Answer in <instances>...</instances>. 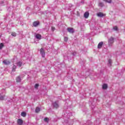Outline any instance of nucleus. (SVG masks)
<instances>
[{"mask_svg": "<svg viewBox=\"0 0 125 125\" xmlns=\"http://www.w3.org/2000/svg\"><path fill=\"white\" fill-rule=\"evenodd\" d=\"M115 38L113 37H111L109 39H108V44L109 46H112L113 45V43H114L115 42Z\"/></svg>", "mask_w": 125, "mask_h": 125, "instance_id": "f257e3e1", "label": "nucleus"}, {"mask_svg": "<svg viewBox=\"0 0 125 125\" xmlns=\"http://www.w3.org/2000/svg\"><path fill=\"white\" fill-rule=\"evenodd\" d=\"M52 105L55 109H58V108H59V102L58 101L53 103Z\"/></svg>", "mask_w": 125, "mask_h": 125, "instance_id": "f03ea898", "label": "nucleus"}, {"mask_svg": "<svg viewBox=\"0 0 125 125\" xmlns=\"http://www.w3.org/2000/svg\"><path fill=\"white\" fill-rule=\"evenodd\" d=\"M1 92H3L2 94L0 92V100H4V97H5L4 93L5 92V91L4 89H3L1 90Z\"/></svg>", "mask_w": 125, "mask_h": 125, "instance_id": "7ed1b4c3", "label": "nucleus"}, {"mask_svg": "<svg viewBox=\"0 0 125 125\" xmlns=\"http://www.w3.org/2000/svg\"><path fill=\"white\" fill-rule=\"evenodd\" d=\"M40 53L42 57H43V58H44V56H45V52H44V50L43 49V48H42L41 49H40Z\"/></svg>", "mask_w": 125, "mask_h": 125, "instance_id": "20e7f679", "label": "nucleus"}, {"mask_svg": "<svg viewBox=\"0 0 125 125\" xmlns=\"http://www.w3.org/2000/svg\"><path fill=\"white\" fill-rule=\"evenodd\" d=\"M68 32L70 33V34H73L75 32V30H74V28H71V27H68L67 29Z\"/></svg>", "mask_w": 125, "mask_h": 125, "instance_id": "39448f33", "label": "nucleus"}, {"mask_svg": "<svg viewBox=\"0 0 125 125\" xmlns=\"http://www.w3.org/2000/svg\"><path fill=\"white\" fill-rule=\"evenodd\" d=\"M17 123H18V125H23V120H22V119H19L17 120Z\"/></svg>", "mask_w": 125, "mask_h": 125, "instance_id": "423d86ee", "label": "nucleus"}, {"mask_svg": "<svg viewBox=\"0 0 125 125\" xmlns=\"http://www.w3.org/2000/svg\"><path fill=\"white\" fill-rule=\"evenodd\" d=\"M102 46H103V42H100L98 45V48L99 49L102 48Z\"/></svg>", "mask_w": 125, "mask_h": 125, "instance_id": "0eeeda50", "label": "nucleus"}, {"mask_svg": "<svg viewBox=\"0 0 125 125\" xmlns=\"http://www.w3.org/2000/svg\"><path fill=\"white\" fill-rule=\"evenodd\" d=\"M97 16H98V17H103L104 16H105V15L102 12H99L97 13Z\"/></svg>", "mask_w": 125, "mask_h": 125, "instance_id": "6e6552de", "label": "nucleus"}, {"mask_svg": "<svg viewBox=\"0 0 125 125\" xmlns=\"http://www.w3.org/2000/svg\"><path fill=\"white\" fill-rule=\"evenodd\" d=\"M3 63L5 65H9V64H10V62H9V61H7V60H4L3 61Z\"/></svg>", "mask_w": 125, "mask_h": 125, "instance_id": "1a4fd4ad", "label": "nucleus"}, {"mask_svg": "<svg viewBox=\"0 0 125 125\" xmlns=\"http://www.w3.org/2000/svg\"><path fill=\"white\" fill-rule=\"evenodd\" d=\"M88 16H89V13L88 12H86L84 14V18H88Z\"/></svg>", "mask_w": 125, "mask_h": 125, "instance_id": "9d476101", "label": "nucleus"}, {"mask_svg": "<svg viewBox=\"0 0 125 125\" xmlns=\"http://www.w3.org/2000/svg\"><path fill=\"white\" fill-rule=\"evenodd\" d=\"M35 38L37 39V40H41L42 39V35L41 34H36L35 36Z\"/></svg>", "mask_w": 125, "mask_h": 125, "instance_id": "9b49d317", "label": "nucleus"}, {"mask_svg": "<svg viewBox=\"0 0 125 125\" xmlns=\"http://www.w3.org/2000/svg\"><path fill=\"white\" fill-rule=\"evenodd\" d=\"M40 24V22L39 21H34L33 23L34 27H37L38 25Z\"/></svg>", "mask_w": 125, "mask_h": 125, "instance_id": "f8f14e48", "label": "nucleus"}, {"mask_svg": "<svg viewBox=\"0 0 125 125\" xmlns=\"http://www.w3.org/2000/svg\"><path fill=\"white\" fill-rule=\"evenodd\" d=\"M66 116L67 119H69L70 117L72 116V112H69L68 113H66Z\"/></svg>", "mask_w": 125, "mask_h": 125, "instance_id": "ddd939ff", "label": "nucleus"}, {"mask_svg": "<svg viewBox=\"0 0 125 125\" xmlns=\"http://www.w3.org/2000/svg\"><path fill=\"white\" fill-rule=\"evenodd\" d=\"M15 64H16L17 66H18V67H21V66H22V62H19L17 63H15Z\"/></svg>", "mask_w": 125, "mask_h": 125, "instance_id": "4468645a", "label": "nucleus"}, {"mask_svg": "<svg viewBox=\"0 0 125 125\" xmlns=\"http://www.w3.org/2000/svg\"><path fill=\"white\" fill-rule=\"evenodd\" d=\"M15 63H13V68H12V72H15V70L16 69V68H17V66L16 65H15Z\"/></svg>", "mask_w": 125, "mask_h": 125, "instance_id": "2eb2a0df", "label": "nucleus"}, {"mask_svg": "<svg viewBox=\"0 0 125 125\" xmlns=\"http://www.w3.org/2000/svg\"><path fill=\"white\" fill-rule=\"evenodd\" d=\"M108 65L109 67H111V66H112V60L109 59V60H108Z\"/></svg>", "mask_w": 125, "mask_h": 125, "instance_id": "dca6fc26", "label": "nucleus"}, {"mask_svg": "<svg viewBox=\"0 0 125 125\" xmlns=\"http://www.w3.org/2000/svg\"><path fill=\"white\" fill-rule=\"evenodd\" d=\"M16 82L17 83H20L21 82V78L18 76L16 79Z\"/></svg>", "mask_w": 125, "mask_h": 125, "instance_id": "f3484780", "label": "nucleus"}, {"mask_svg": "<svg viewBox=\"0 0 125 125\" xmlns=\"http://www.w3.org/2000/svg\"><path fill=\"white\" fill-rule=\"evenodd\" d=\"M107 87H108L107 84H104L103 85V89H107Z\"/></svg>", "mask_w": 125, "mask_h": 125, "instance_id": "a211bd4d", "label": "nucleus"}, {"mask_svg": "<svg viewBox=\"0 0 125 125\" xmlns=\"http://www.w3.org/2000/svg\"><path fill=\"white\" fill-rule=\"evenodd\" d=\"M41 111V108L40 107H36V109H35L36 113H39Z\"/></svg>", "mask_w": 125, "mask_h": 125, "instance_id": "6ab92c4d", "label": "nucleus"}, {"mask_svg": "<svg viewBox=\"0 0 125 125\" xmlns=\"http://www.w3.org/2000/svg\"><path fill=\"white\" fill-rule=\"evenodd\" d=\"M104 1H105V2H107L108 3H112V0H103Z\"/></svg>", "mask_w": 125, "mask_h": 125, "instance_id": "aec40b11", "label": "nucleus"}, {"mask_svg": "<svg viewBox=\"0 0 125 125\" xmlns=\"http://www.w3.org/2000/svg\"><path fill=\"white\" fill-rule=\"evenodd\" d=\"M99 6H100V7H103V6H104V3H103V2H100L99 3Z\"/></svg>", "mask_w": 125, "mask_h": 125, "instance_id": "412c9836", "label": "nucleus"}, {"mask_svg": "<svg viewBox=\"0 0 125 125\" xmlns=\"http://www.w3.org/2000/svg\"><path fill=\"white\" fill-rule=\"evenodd\" d=\"M44 122H46V123H48V121H49V119L48 118L46 117L44 119Z\"/></svg>", "mask_w": 125, "mask_h": 125, "instance_id": "4be33fe9", "label": "nucleus"}, {"mask_svg": "<svg viewBox=\"0 0 125 125\" xmlns=\"http://www.w3.org/2000/svg\"><path fill=\"white\" fill-rule=\"evenodd\" d=\"M21 116L22 117H26V113H25V112H21Z\"/></svg>", "mask_w": 125, "mask_h": 125, "instance_id": "5701e85b", "label": "nucleus"}, {"mask_svg": "<svg viewBox=\"0 0 125 125\" xmlns=\"http://www.w3.org/2000/svg\"><path fill=\"white\" fill-rule=\"evenodd\" d=\"M11 35L13 37H16L17 34L15 32H12Z\"/></svg>", "mask_w": 125, "mask_h": 125, "instance_id": "b1692460", "label": "nucleus"}, {"mask_svg": "<svg viewBox=\"0 0 125 125\" xmlns=\"http://www.w3.org/2000/svg\"><path fill=\"white\" fill-rule=\"evenodd\" d=\"M90 107L91 108H92V109H94V108H95V105H93V103H91V105H90Z\"/></svg>", "mask_w": 125, "mask_h": 125, "instance_id": "393cba45", "label": "nucleus"}, {"mask_svg": "<svg viewBox=\"0 0 125 125\" xmlns=\"http://www.w3.org/2000/svg\"><path fill=\"white\" fill-rule=\"evenodd\" d=\"M3 46H4L3 43H0V49H1L2 47H3Z\"/></svg>", "mask_w": 125, "mask_h": 125, "instance_id": "a878e982", "label": "nucleus"}, {"mask_svg": "<svg viewBox=\"0 0 125 125\" xmlns=\"http://www.w3.org/2000/svg\"><path fill=\"white\" fill-rule=\"evenodd\" d=\"M113 30H114V31H118V27H117V26H114V27H113Z\"/></svg>", "mask_w": 125, "mask_h": 125, "instance_id": "bb28decb", "label": "nucleus"}, {"mask_svg": "<svg viewBox=\"0 0 125 125\" xmlns=\"http://www.w3.org/2000/svg\"><path fill=\"white\" fill-rule=\"evenodd\" d=\"M34 87H35V88L37 89L39 87V84H38V83L35 84Z\"/></svg>", "mask_w": 125, "mask_h": 125, "instance_id": "cd10ccee", "label": "nucleus"}, {"mask_svg": "<svg viewBox=\"0 0 125 125\" xmlns=\"http://www.w3.org/2000/svg\"><path fill=\"white\" fill-rule=\"evenodd\" d=\"M51 30H52V32H54V31H55V27L52 26Z\"/></svg>", "mask_w": 125, "mask_h": 125, "instance_id": "c85d7f7f", "label": "nucleus"}, {"mask_svg": "<svg viewBox=\"0 0 125 125\" xmlns=\"http://www.w3.org/2000/svg\"><path fill=\"white\" fill-rule=\"evenodd\" d=\"M64 42H68V37H64Z\"/></svg>", "mask_w": 125, "mask_h": 125, "instance_id": "c756f323", "label": "nucleus"}, {"mask_svg": "<svg viewBox=\"0 0 125 125\" xmlns=\"http://www.w3.org/2000/svg\"><path fill=\"white\" fill-rule=\"evenodd\" d=\"M72 54H73V55L75 56V55H76V54H77V52H74Z\"/></svg>", "mask_w": 125, "mask_h": 125, "instance_id": "7c9ffc66", "label": "nucleus"}]
</instances>
